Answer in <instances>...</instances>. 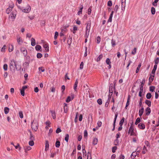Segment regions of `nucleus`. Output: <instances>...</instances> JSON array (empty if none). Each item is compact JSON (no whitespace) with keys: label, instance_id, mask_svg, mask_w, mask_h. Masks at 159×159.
<instances>
[{"label":"nucleus","instance_id":"e2e57ef3","mask_svg":"<svg viewBox=\"0 0 159 159\" xmlns=\"http://www.w3.org/2000/svg\"><path fill=\"white\" fill-rule=\"evenodd\" d=\"M30 139L31 140H33L34 139V137L31 133L30 134Z\"/></svg>","mask_w":159,"mask_h":159},{"label":"nucleus","instance_id":"1a4fd4ad","mask_svg":"<svg viewBox=\"0 0 159 159\" xmlns=\"http://www.w3.org/2000/svg\"><path fill=\"white\" fill-rule=\"evenodd\" d=\"M43 48H45V51L46 52H48L49 50L48 43L46 42H44L43 43Z\"/></svg>","mask_w":159,"mask_h":159},{"label":"nucleus","instance_id":"5fc2aeb1","mask_svg":"<svg viewBox=\"0 0 159 159\" xmlns=\"http://www.w3.org/2000/svg\"><path fill=\"white\" fill-rule=\"evenodd\" d=\"M42 57V54L40 53H38L37 55V57L38 58H40Z\"/></svg>","mask_w":159,"mask_h":159},{"label":"nucleus","instance_id":"6ab92c4d","mask_svg":"<svg viewBox=\"0 0 159 159\" xmlns=\"http://www.w3.org/2000/svg\"><path fill=\"white\" fill-rule=\"evenodd\" d=\"M157 65H154L153 68L152 70V73L153 74H154L155 73L156 70L157 69Z\"/></svg>","mask_w":159,"mask_h":159},{"label":"nucleus","instance_id":"f257e3e1","mask_svg":"<svg viewBox=\"0 0 159 159\" xmlns=\"http://www.w3.org/2000/svg\"><path fill=\"white\" fill-rule=\"evenodd\" d=\"M18 8L20 9L23 12L25 13H28L31 11V8L30 6L29 5H27L25 8L24 9L23 8L21 7L20 6H17Z\"/></svg>","mask_w":159,"mask_h":159},{"label":"nucleus","instance_id":"680f3d73","mask_svg":"<svg viewBox=\"0 0 159 159\" xmlns=\"http://www.w3.org/2000/svg\"><path fill=\"white\" fill-rule=\"evenodd\" d=\"M84 137L85 138H87L88 136V133L86 130H85L84 131Z\"/></svg>","mask_w":159,"mask_h":159},{"label":"nucleus","instance_id":"a211bd4d","mask_svg":"<svg viewBox=\"0 0 159 159\" xmlns=\"http://www.w3.org/2000/svg\"><path fill=\"white\" fill-rule=\"evenodd\" d=\"M144 108L143 107H142L141 108V109L139 110V115L140 116H141L143 115V114L144 111Z\"/></svg>","mask_w":159,"mask_h":159},{"label":"nucleus","instance_id":"bb28decb","mask_svg":"<svg viewBox=\"0 0 159 159\" xmlns=\"http://www.w3.org/2000/svg\"><path fill=\"white\" fill-rule=\"evenodd\" d=\"M145 103L147 105L148 107H150L151 106V102L150 101L146 100L145 102Z\"/></svg>","mask_w":159,"mask_h":159},{"label":"nucleus","instance_id":"c03bdc74","mask_svg":"<svg viewBox=\"0 0 159 159\" xmlns=\"http://www.w3.org/2000/svg\"><path fill=\"white\" fill-rule=\"evenodd\" d=\"M97 40V43H99L101 41V38L99 36H98L97 37L96 39Z\"/></svg>","mask_w":159,"mask_h":159},{"label":"nucleus","instance_id":"603ef678","mask_svg":"<svg viewBox=\"0 0 159 159\" xmlns=\"http://www.w3.org/2000/svg\"><path fill=\"white\" fill-rule=\"evenodd\" d=\"M7 64H5L3 66V68L5 70H7Z\"/></svg>","mask_w":159,"mask_h":159},{"label":"nucleus","instance_id":"49530a36","mask_svg":"<svg viewBox=\"0 0 159 159\" xmlns=\"http://www.w3.org/2000/svg\"><path fill=\"white\" fill-rule=\"evenodd\" d=\"M39 71H41L42 72H44L45 70V69L43 67H40L39 68Z\"/></svg>","mask_w":159,"mask_h":159},{"label":"nucleus","instance_id":"c85d7f7f","mask_svg":"<svg viewBox=\"0 0 159 159\" xmlns=\"http://www.w3.org/2000/svg\"><path fill=\"white\" fill-rule=\"evenodd\" d=\"M72 38H69L67 40V44L70 46L72 42Z\"/></svg>","mask_w":159,"mask_h":159},{"label":"nucleus","instance_id":"72a5a7b5","mask_svg":"<svg viewBox=\"0 0 159 159\" xmlns=\"http://www.w3.org/2000/svg\"><path fill=\"white\" fill-rule=\"evenodd\" d=\"M152 97V94L150 93H148L146 94V97L148 99H150Z\"/></svg>","mask_w":159,"mask_h":159},{"label":"nucleus","instance_id":"6e6d98bb","mask_svg":"<svg viewBox=\"0 0 159 159\" xmlns=\"http://www.w3.org/2000/svg\"><path fill=\"white\" fill-rule=\"evenodd\" d=\"M98 103L99 105H101L102 103V101L101 99H99L97 100Z\"/></svg>","mask_w":159,"mask_h":159},{"label":"nucleus","instance_id":"c9c22d12","mask_svg":"<svg viewBox=\"0 0 159 159\" xmlns=\"http://www.w3.org/2000/svg\"><path fill=\"white\" fill-rule=\"evenodd\" d=\"M151 11L152 15H154L155 13V9L154 7H152L151 8Z\"/></svg>","mask_w":159,"mask_h":159},{"label":"nucleus","instance_id":"9b49d317","mask_svg":"<svg viewBox=\"0 0 159 159\" xmlns=\"http://www.w3.org/2000/svg\"><path fill=\"white\" fill-rule=\"evenodd\" d=\"M91 21H90L89 23H88L87 24V26L86 28V32L89 31V32L91 26Z\"/></svg>","mask_w":159,"mask_h":159},{"label":"nucleus","instance_id":"2eb2a0df","mask_svg":"<svg viewBox=\"0 0 159 159\" xmlns=\"http://www.w3.org/2000/svg\"><path fill=\"white\" fill-rule=\"evenodd\" d=\"M98 141V139L97 138H94L93 139V144L94 145H96L97 144Z\"/></svg>","mask_w":159,"mask_h":159},{"label":"nucleus","instance_id":"4be33fe9","mask_svg":"<svg viewBox=\"0 0 159 159\" xmlns=\"http://www.w3.org/2000/svg\"><path fill=\"white\" fill-rule=\"evenodd\" d=\"M31 44L32 46H34L35 45V40L34 38H31Z\"/></svg>","mask_w":159,"mask_h":159},{"label":"nucleus","instance_id":"a19ab883","mask_svg":"<svg viewBox=\"0 0 159 159\" xmlns=\"http://www.w3.org/2000/svg\"><path fill=\"white\" fill-rule=\"evenodd\" d=\"M69 138V135L68 134H66L65 137V140L67 142H68Z\"/></svg>","mask_w":159,"mask_h":159},{"label":"nucleus","instance_id":"393cba45","mask_svg":"<svg viewBox=\"0 0 159 159\" xmlns=\"http://www.w3.org/2000/svg\"><path fill=\"white\" fill-rule=\"evenodd\" d=\"M49 147V144L48 142L47 141H46V143H45V150L46 151H47V150H48Z\"/></svg>","mask_w":159,"mask_h":159},{"label":"nucleus","instance_id":"0eeeda50","mask_svg":"<svg viewBox=\"0 0 159 159\" xmlns=\"http://www.w3.org/2000/svg\"><path fill=\"white\" fill-rule=\"evenodd\" d=\"M21 52L23 53L25 57H26L27 55V51L26 49L24 47H22L20 49Z\"/></svg>","mask_w":159,"mask_h":159},{"label":"nucleus","instance_id":"e433bc0d","mask_svg":"<svg viewBox=\"0 0 159 159\" xmlns=\"http://www.w3.org/2000/svg\"><path fill=\"white\" fill-rule=\"evenodd\" d=\"M11 46L9 47V52H12L13 50V45H11Z\"/></svg>","mask_w":159,"mask_h":159},{"label":"nucleus","instance_id":"a878e982","mask_svg":"<svg viewBox=\"0 0 159 159\" xmlns=\"http://www.w3.org/2000/svg\"><path fill=\"white\" fill-rule=\"evenodd\" d=\"M147 151V148L146 147L144 146L143 148L142 153L143 154H145L146 153Z\"/></svg>","mask_w":159,"mask_h":159},{"label":"nucleus","instance_id":"473e14b6","mask_svg":"<svg viewBox=\"0 0 159 159\" xmlns=\"http://www.w3.org/2000/svg\"><path fill=\"white\" fill-rule=\"evenodd\" d=\"M60 145V142L58 141H57L56 142L55 146L57 148H59Z\"/></svg>","mask_w":159,"mask_h":159},{"label":"nucleus","instance_id":"774afa93","mask_svg":"<svg viewBox=\"0 0 159 159\" xmlns=\"http://www.w3.org/2000/svg\"><path fill=\"white\" fill-rule=\"evenodd\" d=\"M117 149V147L116 146H114L112 148V152H113L114 153L116 152V150Z\"/></svg>","mask_w":159,"mask_h":159},{"label":"nucleus","instance_id":"dca6fc26","mask_svg":"<svg viewBox=\"0 0 159 159\" xmlns=\"http://www.w3.org/2000/svg\"><path fill=\"white\" fill-rule=\"evenodd\" d=\"M78 81L77 80H76L75 81V82L74 86V89L75 90V91H77V85L78 84Z\"/></svg>","mask_w":159,"mask_h":159},{"label":"nucleus","instance_id":"de8ad7c7","mask_svg":"<svg viewBox=\"0 0 159 159\" xmlns=\"http://www.w3.org/2000/svg\"><path fill=\"white\" fill-rule=\"evenodd\" d=\"M111 43L112 47H114L116 45L115 41L113 39L111 40Z\"/></svg>","mask_w":159,"mask_h":159},{"label":"nucleus","instance_id":"79ce46f5","mask_svg":"<svg viewBox=\"0 0 159 159\" xmlns=\"http://www.w3.org/2000/svg\"><path fill=\"white\" fill-rule=\"evenodd\" d=\"M35 49L36 50L38 51L40 50V49L41 48V46L39 45H37L35 46Z\"/></svg>","mask_w":159,"mask_h":159},{"label":"nucleus","instance_id":"37998d69","mask_svg":"<svg viewBox=\"0 0 159 159\" xmlns=\"http://www.w3.org/2000/svg\"><path fill=\"white\" fill-rule=\"evenodd\" d=\"M154 76L153 75H151L150 77H149V81L151 82H152L153 80V78H154Z\"/></svg>","mask_w":159,"mask_h":159},{"label":"nucleus","instance_id":"8fccbe9b","mask_svg":"<svg viewBox=\"0 0 159 159\" xmlns=\"http://www.w3.org/2000/svg\"><path fill=\"white\" fill-rule=\"evenodd\" d=\"M150 91L151 92H153L155 89V87L154 86H152L150 87Z\"/></svg>","mask_w":159,"mask_h":159},{"label":"nucleus","instance_id":"6e6552de","mask_svg":"<svg viewBox=\"0 0 159 159\" xmlns=\"http://www.w3.org/2000/svg\"><path fill=\"white\" fill-rule=\"evenodd\" d=\"M126 0H122L121 1V10L124 11L125 9V7Z\"/></svg>","mask_w":159,"mask_h":159},{"label":"nucleus","instance_id":"412c9836","mask_svg":"<svg viewBox=\"0 0 159 159\" xmlns=\"http://www.w3.org/2000/svg\"><path fill=\"white\" fill-rule=\"evenodd\" d=\"M52 116V118L53 119H56V114L55 111H51Z\"/></svg>","mask_w":159,"mask_h":159},{"label":"nucleus","instance_id":"0e129e2a","mask_svg":"<svg viewBox=\"0 0 159 159\" xmlns=\"http://www.w3.org/2000/svg\"><path fill=\"white\" fill-rule=\"evenodd\" d=\"M61 129L60 128H57V129L56 130V133L57 134L59 133L60 132H61Z\"/></svg>","mask_w":159,"mask_h":159},{"label":"nucleus","instance_id":"2f4dec72","mask_svg":"<svg viewBox=\"0 0 159 159\" xmlns=\"http://www.w3.org/2000/svg\"><path fill=\"white\" fill-rule=\"evenodd\" d=\"M83 6L82 5L81 7L80 8V11L78 12V14L80 15V14H81L82 13V10L83 9Z\"/></svg>","mask_w":159,"mask_h":159},{"label":"nucleus","instance_id":"4d7b16f0","mask_svg":"<svg viewBox=\"0 0 159 159\" xmlns=\"http://www.w3.org/2000/svg\"><path fill=\"white\" fill-rule=\"evenodd\" d=\"M6 47V45H4V46H3L2 48V49H1V52H5Z\"/></svg>","mask_w":159,"mask_h":159},{"label":"nucleus","instance_id":"338daca9","mask_svg":"<svg viewBox=\"0 0 159 159\" xmlns=\"http://www.w3.org/2000/svg\"><path fill=\"white\" fill-rule=\"evenodd\" d=\"M20 93L21 95L22 96H24L25 95V91L23 89H21L20 90Z\"/></svg>","mask_w":159,"mask_h":159},{"label":"nucleus","instance_id":"20e7f679","mask_svg":"<svg viewBox=\"0 0 159 159\" xmlns=\"http://www.w3.org/2000/svg\"><path fill=\"white\" fill-rule=\"evenodd\" d=\"M16 17V14L13 11L11 12V13L10 14L8 19L10 20H11L12 21H13L15 19Z\"/></svg>","mask_w":159,"mask_h":159},{"label":"nucleus","instance_id":"f8f14e48","mask_svg":"<svg viewBox=\"0 0 159 159\" xmlns=\"http://www.w3.org/2000/svg\"><path fill=\"white\" fill-rule=\"evenodd\" d=\"M138 126L139 128L141 129H144L145 128V125L144 124L142 123H140L138 125Z\"/></svg>","mask_w":159,"mask_h":159},{"label":"nucleus","instance_id":"9d476101","mask_svg":"<svg viewBox=\"0 0 159 159\" xmlns=\"http://www.w3.org/2000/svg\"><path fill=\"white\" fill-rule=\"evenodd\" d=\"M117 116H118V114L117 113H116L115 114L114 120V123L113 124V128L112 129V131H114L115 130V125H116L115 123H116V119H117Z\"/></svg>","mask_w":159,"mask_h":159},{"label":"nucleus","instance_id":"7ed1b4c3","mask_svg":"<svg viewBox=\"0 0 159 159\" xmlns=\"http://www.w3.org/2000/svg\"><path fill=\"white\" fill-rule=\"evenodd\" d=\"M31 128L34 131H37L38 129V124L36 120H33L32 122Z\"/></svg>","mask_w":159,"mask_h":159},{"label":"nucleus","instance_id":"cd10ccee","mask_svg":"<svg viewBox=\"0 0 159 159\" xmlns=\"http://www.w3.org/2000/svg\"><path fill=\"white\" fill-rule=\"evenodd\" d=\"M103 55L102 54H100L98 56V57L97 58L96 61H99L103 57Z\"/></svg>","mask_w":159,"mask_h":159},{"label":"nucleus","instance_id":"5701e85b","mask_svg":"<svg viewBox=\"0 0 159 159\" xmlns=\"http://www.w3.org/2000/svg\"><path fill=\"white\" fill-rule=\"evenodd\" d=\"M130 101V97L129 96L128 97L127 100V102L126 103V106L125 107V108L126 109H127V107L129 105V102Z\"/></svg>","mask_w":159,"mask_h":159},{"label":"nucleus","instance_id":"b1692460","mask_svg":"<svg viewBox=\"0 0 159 159\" xmlns=\"http://www.w3.org/2000/svg\"><path fill=\"white\" fill-rule=\"evenodd\" d=\"M4 111L5 114H8L9 111V109L8 107H5L4 108Z\"/></svg>","mask_w":159,"mask_h":159},{"label":"nucleus","instance_id":"58836bf2","mask_svg":"<svg viewBox=\"0 0 159 159\" xmlns=\"http://www.w3.org/2000/svg\"><path fill=\"white\" fill-rule=\"evenodd\" d=\"M159 61V58L157 57L154 60V61L155 63V65H157L158 64Z\"/></svg>","mask_w":159,"mask_h":159},{"label":"nucleus","instance_id":"bf43d9fd","mask_svg":"<svg viewBox=\"0 0 159 159\" xmlns=\"http://www.w3.org/2000/svg\"><path fill=\"white\" fill-rule=\"evenodd\" d=\"M19 115L20 117L21 118H23V114L22 112V111H19Z\"/></svg>","mask_w":159,"mask_h":159},{"label":"nucleus","instance_id":"3c124183","mask_svg":"<svg viewBox=\"0 0 159 159\" xmlns=\"http://www.w3.org/2000/svg\"><path fill=\"white\" fill-rule=\"evenodd\" d=\"M119 8V6L118 5H116L114 7V11L116 12H117V11L118 10Z\"/></svg>","mask_w":159,"mask_h":159},{"label":"nucleus","instance_id":"13d9d810","mask_svg":"<svg viewBox=\"0 0 159 159\" xmlns=\"http://www.w3.org/2000/svg\"><path fill=\"white\" fill-rule=\"evenodd\" d=\"M29 145L31 146H33L34 145V142H33V140H31L29 142Z\"/></svg>","mask_w":159,"mask_h":159},{"label":"nucleus","instance_id":"f3484780","mask_svg":"<svg viewBox=\"0 0 159 159\" xmlns=\"http://www.w3.org/2000/svg\"><path fill=\"white\" fill-rule=\"evenodd\" d=\"M146 115H149L151 113V110L149 107H147L145 110Z\"/></svg>","mask_w":159,"mask_h":159},{"label":"nucleus","instance_id":"052dcab7","mask_svg":"<svg viewBox=\"0 0 159 159\" xmlns=\"http://www.w3.org/2000/svg\"><path fill=\"white\" fill-rule=\"evenodd\" d=\"M84 66V63L83 62H81L80 66V69H83Z\"/></svg>","mask_w":159,"mask_h":159},{"label":"nucleus","instance_id":"09e8293b","mask_svg":"<svg viewBox=\"0 0 159 159\" xmlns=\"http://www.w3.org/2000/svg\"><path fill=\"white\" fill-rule=\"evenodd\" d=\"M14 147L16 149H17L18 148H19V150L20 151L21 149V147L20 146V145L18 143L17 144V145L14 146Z\"/></svg>","mask_w":159,"mask_h":159},{"label":"nucleus","instance_id":"f704fd0d","mask_svg":"<svg viewBox=\"0 0 159 159\" xmlns=\"http://www.w3.org/2000/svg\"><path fill=\"white\" fill-rule=\"evenodd\" d=\"M140 118L138 117L137 118L135 122V124L137 125L140 122Z\"/></svg>","mask_w":159,"mask_h":159},{"label":"nucleus","instance_id":"a18cd8bd","mask_svg":"<svg viewBox=\"0 0 159 159\" xmlns=\"http://www.w3.org/2000/svg\"><path fill=\"white\" fill-rule=\"evenodd\" d=\"M106 63L107 65L111 64V62L110 59L109 58H107L106 60Z\"/></svg>","mask_w":159,"mask_h":159},{"label":"nucleus","instance_id":"f03ea898","mask_svg":"<svg viewBox=\"0 0 159 159\" xmlns=\"http://www.w3.org/2000/svg\"><path fill=\"white\" fill-rule=\"evenodd\" d=\"M16 67V65L14 59L11 60L9 64V68L11 70H15Z\"/></svg>","mask_w":159,"mask_h":159},{"label":"nucleus","instance_id":"ea45409f","mask_svg":"<svg viewBox=\"0 0 159 159\" xmlns=\"http://www.w3.org/2000/svg\"><path fill=\"white\" fill-rule=\"evenodd\" d=\"M65 88H66L65 86V85H63L61 86V90L62 93V94L64 93V91L65 89Z\"/></svg>","mask_w":159,"mask_h":159},{"label":"nucleus","instance_id":"423d86ee","mask_svg":"<svg viewBox=\"0 0 159 159\" xmlns=\"http://www.w3.org/2000/svg\"><path fill=\"white\" fill-rule=\"evenodd\" d=\"M134 129L133 127V122H132L129 128L128 132L130 134V135L133 136L135 135V133L134 132Z\"/></svg>","mask_w":159,"mask_h":159},{"label":"nucleus","instance_id":"39448f33","mask_svg":"<svg viewBox=\"0 0 159 159\" xmlns=\"http://www.w3.org/2000/svg\"><path fill=\"white\" fill-rule=\"evenodd\" d=\"M14 7V4L12 2H11L9 7L6 10V13L9 14L12 11Z\"/></svg>","mask_w":159,"mask_h":159},{"label":"nucleus","instance_id":"aec40b11","mask_svg":"<svg viewBox=\"0 0 159 159\" xmlns=\"http://www.w3.org/2000/svg\"><path fill=\"white\" fill-rule=\"evenodd\" d=\"M31 149V148L30 146H26L24 147V149L25 152H27L28 151L30 150Z\"/></svg>","mask_w":159,"mask_h":159},{"label":"nucleus","instance_id":"7c9ffc66","mask_svg":"<svg viewBox=\"0 0 159 159\" xmlns=\"http://www.w3.org/2000/svg\"><path fill=\"white\" fill-rule=\"evenodd\" d=\"M124 120H125L124 118L123 117L120 122L119 125H120V126H122L124 122Z\"/></svg>","mask_w":159,"mask_h":159},{"label":"nucleus","instance_id":"864d4df0","mask_svg":"<svg viewBox=\"0 0 159 159\" xmlns=\"http://www.w3.org/2000/svg\"><path fill=\"white\" fill-rule=\"evenodd\" d=\"M137 48H134V49L132 52V54L133 55H134L136 54V52Z\"/></svg>","mask_w":159,"mask_h":159},{"label":"nucleus","instance_id":"69168bd1","mask_svg":"<svg viewBox=\"0 0 159 159\" xmlns=\"http://www.w3.org/2000/svg\"><path fill=\"white\" fill-rule=\"evenodd\" d=\"M112 3L111 1H109L107 3V5L109 7H111L112 6Z\"/></svg>","mask_w":159,"mask_h":159},{"label":"nucleus","instance_id":"c756f323","mask_svg":"<svg viewBox=\"0 0 159 159\" xmlns=\"http://www.w3.org/2000/svg\"><path fill=\"white\" fill-rule=\"evenodd\" d=\"M73 33L74 34H75L76 31L78 30V27L76 26H74L73 28Z\"/></svg>","mask_w":159,"mask_h":159},{"label":"nucleus","instance_id":"4468645a","mask_svg":"<svg viewBox=\"0 0 159 159\" xmlns=\"http://www.w3.org/2000/svg\"><path fill=\"white\" fill-rule=\"evenodd\" d=\"M74 98V96L73 95H71V99L70 96H68L67 99H66V102H69L71 100H73Z\"/></svg>","mask_w":159,"mask_h":159},{"label":"nucleus","instance_id":"ddd939ff","mask_svg":"<svg viewBox=\"0 0 159 159\" xmlns=\"http://www.w3.org/2000/svg\"><path fill=\"white\" fill-rule=\"evenodd\" d=\"M17 42L19 44H21L23 42V41L21 38L19 36L17 37Z\"/></svg>","mask_w":159,"mask_h":159},{"label":"nucleus","instance_id":"4c0bfd02","mask_svg":"<svg viewBox=\"0 0 159 159\" xmlns=\"http://www.w3.org/2000/svg\"><path fill=\"white\" fill-rule=\"evenodd\" d=\"M136 156V155L135 152H133L131 155V157L132 159H134Z\"/></svg>","mask_w":159,"mask_h":159}]
</instances>
